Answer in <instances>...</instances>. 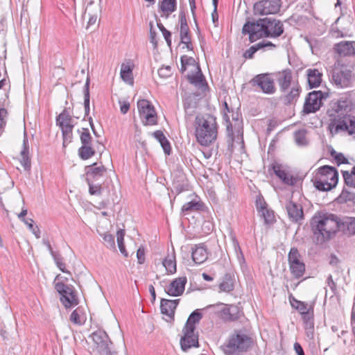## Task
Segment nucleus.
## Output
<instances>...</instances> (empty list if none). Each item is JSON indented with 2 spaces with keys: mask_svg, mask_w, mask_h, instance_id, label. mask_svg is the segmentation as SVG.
Returning a JSON list of instances; mask_svg holds the SVG:
<instances>
[{
  "mask_svg": "<svg viewBox=\"0 0 355 355\" xmlns=\"http://www.w3.org/2000/svg\"><path fill=\"white\" fill-rule=\"evenodd\" d=\"M84 107L85 114L89 112V78L87 77L84 86Z\"/></svg>",
  "mask_w": 355,
  "mask_h": 355,
  "instance_id": "a19ab883",
  "label": "nucleus"
},
{
  "mask_svg": "<svg viewBox=\"0 0 355 355\" xmlns=\"http://www.w3.org/2000/svg\"><path fill=\"white\" fill-rule=\"evenodd\" d=\"M158 75L159 77L166 78L172 75L171 66H163L158 69Z\"/></svg>",
  "mask_w": 355,
  "mask_h": 355,
  "instance_id": "052dcab7",
  "label": "nucleus"
},
{
  "mask_svg": "<svg viewBox=\"0 0 355 355\" xmlns=\"http://www.w3.org/2000/svg\"><path fill=\"white\" fill-rule=\"evenodd\" d=\"M331 155L334 158L338 165L348 163L347 158L343 153H336L335 150H332Z\"/></svg>",
  "mask_w": 355,
  "mask_h": 355,
  "instance_id": "bf43d9fd",
  "label": "nucleus"
},
{
  "mask_svg": "<svg viewBox=\"0 0 355 355\" xmlns=\"http://www.w3.org/2000/svg\"><path fill=\"white\" fill-rule=\"evenodd\" d=\"M178 302L179 300H170L162 299L160 304L161 313L168 316L170 318H173L174 317L175 310L178 306Z\"/></svg>",
  "mask_w": 355,
  "mask_h": 355,
  "instance_id": "393cba45",
  "label": "nucleus"
},
{
  "mask_svg": "<svg viewBox=\"0 0 355 355\" xmlns=\"http://www.w3.org/2000/svg\"><path fill=\"white\" fill-rule=\"evenodd\" d=\"M291 305L293 308L296 309L300 314L306 313L311 310L313 309V306H309L307 303L302 302V303H298V305H295L294 303H291Z\"/></svg>",
  "mask_w": 355,
  "mask_h": 355,
  "instance_id": "5fc2aeb1",
  "label": "nucleus"
},
{
  "mask_svg": "<svg viewBox=\"0 0 355 355\" xmlns=\"http://www.w3.org/2000/svg\"><path fill=\"white\" fill-rule=\"evenodd\" d=\"M336 51L340 56L355 55V42L343 41L335 45Z\"/></svg>",
  "mask_w": 355,
  "mask_h": 355,
  "instance_id": "5701e85b",
  "label": "nucleus"
},
{
  "mask_svg": "<svg viewBox=\"0 0 355 355\" xmlns=\"http://www.w3.org/2000/svg\"><path fill=\"white\" fill-rule=\"evenodd\" d=\"M162 264L169 273L173 274L176 272V262L173 255L166 257Z\"/></svg>",
  "mask_w": 355,
  "mask_h": 355,
  "instance_id": "4c0bfd02",
  "label": "nucleus"
},
{
  "mask_svg": "<svg viewBox=\"0 0 355 355\" xmlns=\"http://www.w3.org/2000/svg\"><path fill=\"white\" fill-rule=\"evenodd\" d=\"M160 8L167 15L172 13L176 9V0H162Z\"/></svg>",
  "mask_w": 355,
  "mask_h": 355,
  "instance_id": "e433bc0d",
  "label": "nucleus"
},
{
  "mask_svg": "<svg viewBox=\"0 0 355 355\" xmlns=\"http://www.w3.org/2000/svg\"><path fill=\"white\" fill-rule=\"evenodd\" d=\"M179 20L181 42L186 45L187 49L192 50L193 46L191 42V37L189 36V28L184 12H180L179 15Z\"/></svg>",
  "mask_w": 355,
  "mask_h": 355,
  "instance_id": "f3484780",
  "label": "nucleus"
},
{
  "mask_svg": "<svg viewBox=\"0 0 355 355\" xmlns=\"http://www.w3.org/2000/svg\"><path fill=\"white\" fill-rule=\"evenodd\" d=\"M57 124L60 127L61 129L63 128H73V120L71 118L69 112L64 110L57 117Z\"/></svg>",
  "mask_w": 355,
  "mask_h": 355,
  "instance_id": "c85d7f7f",
  "label": "nucleus"
},
{
  "mask_svg": "<svg viewBox=\"0 0 355 355\" xmlns=\"http://www.w3.org/2000/svg\"><path fill=\"white\" fill-rule=\"evenodd\" d=\"M253 345L252 337L242 330H235L221 346L225 355H239L248 352Z\"/></svg>",
  "mask_w": 355,
  "mask_h": 355,
  "instance_id": "39448f33",
  "label": "nucleus"
},
{
  "mask_svg": "<svg viewBox=\"0 0 355 355\" xmlns=\"http://www.w3.org/2000/svg\"><path fill=\"white\" fill-rule=\"evenodd\" d=\"M7 114V110L5 108L0 109V128H2L6 125L5 119Z\"/></svg>",
  "mask_w": 355,
  "mask_h": 355,
  "instance_id": "774afa93",
  "label": "nucleus"
},
{
  "mask_svg": "<svg viewBox=\"0 0 355 355\" xmlns=\"http://www.w3.org/2000/svg\"><path fill=\"white\" fill-rule=\"evenodd\" d=\"M198 72L196 74L188 75V80L195 85H202L205 81L204 76L198 65L196 66Z\"/></svg>",
  "mask_w": 355,
  "mask_h": 355,
  "instance_id": "58836bf2",
  "label": "nucleus"
},
{
  "mask_svg": "<svg viewBox=\"0 0 355 355\" xmlns=\"http://www.w3.org/2000/svg\"><path fill=\"white\" fill-rule=\"evenodd\" d=\"M300 257L298 250L292 248L288 253V260L291 272L297 279L302 277L305 272V265Z\"/></svg>",
  "mask_w": 355,
  "mask_h": 355,
  "instance_id": "9b49d317",
  "label": "nucleus"
},
{
  "mask_svg": "<svg viewBox=\"0 0 355 355\" xmlns=\"http://www.w3.org/2000/svg\"><path fill=\"white\" fill-rule=\"evenodd\" d=\"M29 146L28 139L25 136L23 141V148L20 153L21 159L20 163L26 171H29L31 168V159L29 157Z\"/></svg>",
  "mask_w": 355,
  "mask_h": 355,
  "instance_id": "a878e982",
  "label": "nucleus"
},
{
  "mask_svg": "<svg viewBox=\"0 0 355 355\" xmlns=\"http://www.w3.org/2000/svg\"><path fill=\"white\" fill-rule=\"evenodd\" d=\"M56 266L59 268V269L64 273H68L69 271L66 270L65 263L62 261V257L61 255L55 252V254L51 255Z\"/></svg>",
  "mask_w": 355,
  "mask_h": 355,
  "instance_id": "8fccbe9b",
  "label": "nucleus"
},
{
  "mask_svg": "<svg viewBox=\"0 0 355 355\" xmlns=\"http://www.w3.org/2000/svg\"><path fill=\"white\" fill-rule=\"evenodd\" d=\"M89 185V193L91 195L100 196L101 194V184L100 182L95 184V182L87 183Z\"/></svg>",
  "mask_w": 355,
  "mask_h": 355,
  "instance_id": "6e6d98bb",
  "label": "nucleus"
},
{
  "mask_svg": "<svg viewBox=\"0 0 355 355\" xmlns=\"http://www.w3.org/2000/svg\"><path fill=\"white\" fill-rule=\"evenodd\" d=\"M352 78V71L346 67L334 69L332 80L338 87L343 88L349 85Z\"/></svg>",
  "mask_w": 355,
  "mask_h": 355,
  "instance_id": "4468645a",
  "label": "nucleus"
},
{
  "mask_svg": "<svg viewBox=\"0 0 355 355\" xmlns=\"http://www.w3.org/2000/svg\"><path fill=\"white\" fill-rule=\"evenodd\" d=\"M261 44H257L254 46H252L243 54V56L246 59H251L253 58L254 54L259 49H261Z\"/></svg>",
  "mask_w": 355,
  "mask_h": 355,
  "instance_id": "4d7b16f0",
  "label": "nucleus"
},
{
  "mask_svg": "<svg viewBox=\"0 0 355 355\" xmlns=\"http://www.w3.org/2000/svg\"><path fill=\"white\" fill-rule=\"evenodd\" d=\"M272 168L275 174L282 181L283 183L293 186L297 182V178L287 171L282 165L274 164Z\"/></svg>",
  "mask_w": 355,
  "mask_h": 355,
  "instance_id": "6ab92c4d",
  "label": "nucleus"
},
{
  "mask_svg": "<svg viewBox=\"0 0 355 355\" xmlns=\"http://www.w3.org/2000/svg\"><path fill=\"white\" fill-rule=\"evenodd\" d=\"M121 79L128 84H133L132 69L129 65L122 64L120 72Z\"/></svg>",
  "mask_w": 355,
  "mask_h": 355,
  "instance_id": "72a5a7b5",
  "label": "nucleus"
},
{
  "mask_svg": "<svg viewBox=\"0 0 355 355\" xmlns=\"http://www.w3.org/2000/svg\"><path fill=\"white\" fill-rule=\"evenodd\" d=\"M327 284L330 288L331 291L332 295L331 297L336 294L337 288H336V284L333 280V277L331 275H329L327 278Z\"/></svg>",
  "mask_w": 355,
  "mask_h": 355,
  "instance_id": "0e129e2a",
  "label": "nucleus"
},
{
  "mask_svg": "<svg viewBox=\"0 0 355 355\" xmlns=\"http://www.w3.org/2000/svg\"><path fill=\"white\" fill-rule=\"evenodd\" d=\"M73 128H63L62 130L63 137V146L65 147L67 144L71 142L73 139Z\"/></svg>",
  "mask_w": 355,
  "mask_h": 355,
  "instance_id": "de8ad7c7",
  "label": "nucleus"
},
{
  "mask_svg": "<svg viewBox=\"0 0 355 355\" xmlns=\"http://www.w3.org/2000/svg\"><path fill=\"white\" fill-rule=\"evenodd\" d=\"M95 154V150L92 147L91 145H82L78 149V155L82 159H88L89 158L94 156Z\"/></svg>",
  "mask_w": 355,
  "mask_h": 355,
  "instance_id": "c9c22d12",
  "label": "nucleus"
},
{
  "mask_svg": "<svg viewBox=\"0 0 355 355\" xmlns=\"http://www.w3.org/2000/svg\"><path fill=\"white\" fill-rule=\"evenodd\" d=\"M336 201L339 204L352 202L355 204V193L351 192L347 189H343L341 193L336 199Z\"/></svg>",
  "mask_w": 355,
  "mask_h": 355,
  "instance_id": "473e14b6",
  "label": "nucleus"
},
{
  "mask_svg": "<svg viewBox=\"0 0 355 355\" xmlns=\"http://www.w3.org/2000/svg\"><path fill=\"white\" fill-rule=\"evenodd\" d=\"M24 223L27 225L30 231L35 236L37 239L40 238V230L38 226L34 225V220L32 218H27Z\"/></svg>",
  "mask_w": 355,
  "mask_h": 355,
  "instance_id": "09e8293b",
  "label": "nucleus"
},
{
  "mask_svg": "<svg viewBox=\"0 0 355 355\" xmlns=\"http://www.w3.org/2000/svg\"><path fill=\"white\" fill-rule=\"evenodd\" d=\"M124 236L125 231L124 230H119L116 232V240L119 250L122 254L125 257H128V254L125 248L124 245Z\"/></svg>",
  "mask_w": 355,
  "mask_h": 355,
  "instance_id": "79ce46f5",
  "label": "nucleus"
},
{
  "mask_svg": "<svg viewBox=\"0 0 355 355\" xmlns=\"http://www.w3.org/2000/svg\"><path fill=\"white\" fill-rule=\"evenodd\" d=\"M137 108L140 118L145 125H154L157 123V116L153 105L146 99L137 101Z\"/></svg>",
  "mask_w": 355,
  "mask_h": 355,
  "instance_id": "0eeeda50",
  "label": "nucleus"
},
{
  "mask_svg": "<svg viewBox=\"0 0 355 355\" xmlns=\"http://www.w3.org/2000/svg\"><path fill=\"white\" fill-rule=\"evenodd\" d=\"M206 208L205 203L198 197L185 203L181 209L182 213L188 214L192 211H204Z\"/></svg>",
  "mask_w": 355,
  "mask_h": 355,
  "instance_id": "b1692460",
  "label": "nucleus"
},
{
  "mask_svg": "<svg viewBox=\"0 0 355 355\" xmlns=\"http://www.w3.org/2000/svg\"><path fill=\"white\" fill-rule=\"evenodd\" d=\"M82 145H92V137L87 128H83L80 134Z\"/></svg>",
  "mask_w": 355,
  "mask_h": 355,
  "instance_id": "603ef678",
  "label": "nucleus"
},
{
  "mask_svg": "<svg viewBox=\"0 0 355 355\" xmlns=\"http://www.w3.org/2000/svg\"><path fill=\"white\" fill-rule=\"evenodd\" d=\"M352 107V100L347 97L331 102L327 113L329 118V128L332 134L346 132L355 137V116L348 114Z\"/></svg>",
  "mask_w": 355,
  "mask_h": 355,
  "instance_id": "f257e3e1",
  "label": "nucleus"
},
{
  "mask_svg": "<svg viewBox=\"0 0 355 355\" xmlns=\"http://www.w3.org/2000/svg\"><path fill=\"white\" fill-rule=\"evenodd\" d=\"M55 289L61 295L60 301L65 308L69 309L78 304V300L72 286L58 282L55 284Z\"/></svg>",
  "mask_w": 355,
  "mask_h": 355,
  "instance_id": "1a4fd4ad",
  "label": "nucleus"
},
{
  "mask_svg": "<svg viewBox=\"0 0 355 355\" xmlns=\"http://www.w3.org/2000/svg\"><path fill=\"white\" fill-rule=\"evenodd\" d=\"M290 87V91L282 96V100L286 105L296 101L300 96V86L297 83H293Z\"/></svg>",
  "mask_w": 355,
  "mask_h": 355,
  "instance_id": "bb28decb",
  "label": "nucleus"
},
{
  "mask_svg": "<svg viewBox=\"0 0 355 355\" xmlns=\"http://www.w3.org/2000/svg\"><path fill=\"white\" fill-rule=\"evenodd\" d=\"M311 229L318 243L330 239L338 230V217L331 214L314 216L311 222Z\"/></svg>",
  "mask_w": 355,
  "mask_h": 355,
  "instance_id": "7ed1b4c3",
  "label": "nucleus"
},
{
  "mask_svg": "<svg viewBox=\"0 0 355 355\" xmlns=\"http://www.w3.org/2000/svg\"><path fill=\"white\" fill-rule=\"evenodd\" d=\"M252 86L261 89L263 93L272 94L276 91L275 81L269 73H260L255 76L250 81Z\"/></svg>",
  "mask_w": 355,
  "mask_h": 355,
  "instance_id": "ddd939ff",
  "label": "nucleus"
},
{
  "mask_svg": "<svg viewBox=\"0 0 355 355\" xmlns=\"http://www.w3.org/2000/svg\"><path fill=\"white\" fill-rule=\"evenodd\" d=\"M284 26L281 21L272 17H265L257 21H247L243 26L242 33L249 35L253 42L260 38H277L284 33Z\"/></svg>",
  "mask_w": 355,
  "mask_h": 355,
  "instance_id": "f03ea898",
  "label": "nucleus"
},
{
  "mask_svg": "<svg viewBox=\"0 0 355 355\" xmlns=\"http://www.w3.org/2000/svg\"><path fill=\"white\" fill-rule=\"evenodd\" d=\"M181 62V69L180 71L182 73H184L186 70L187 67L193 66L196 67V61L193 58L187 56L186 55H184L181 56L180 58Z\"/></svg>",
  "mask_w": 355,
  "mask_h": 355,
  "instance_id": "37998d69",
  "label": "nucleus"
},
{
  "mask_svg": "<svg viewBox=\"0 0 355 355\" xmlns=\"http://www.w3.org/2000/svg\"><path fill=\"white\" fill-rule=\"evenodd\" d=\"M277 83L279 85L280 89L283 92H286V90L292 86V71L289 69H286L277 73Z\"/></svg>",
  "mask_w": 355,
  "mask_h": 355,
  "instance_id": "4be33fe9",
  "label": "nucleus"
},
{
  "mask_svg": "<svg viewBox=\"0 0 355 355\" xmlns=\"http://www.w3.org/2000/svg\"><path fill=\"white\" fill-rule=\"evenodd\" d=\"M192 259L196 264L204 263L208 258L207 249L202 243L196 245L192 248Z\"/></svg>",
  "mask_w": 355,
  "mask_h": 355,
  "instance_id": "412c9836",
  "label": "nucleus"
},
{
  "mask_svg": "<svg viewBox=\"0 0 355 355\" xmlns=\"http://www.w3.org/2000/svg\"><path fill=\"white\" fill-rule=\"evenodd\" d=\"M295 140L297 145L299 146H305L307 144V140L306 138V131L304 130H300L296 131L294 134Z\"/></svg>",
  "mask_w": 355,
  "mask_h": 355,
  "instance_id": "49530a36",
  "label": "nucleus"
},
{
  "mask_svg": "<svg viewBox=\"0 0 355 355\" xmlns=\"http://www.w3.org/2000/svg\"><path fill=\"white\" fill-rule=\"evenodd\" d=\"M281 0H261L254 5L255 15H267L277 13L281 8Z\"/></svg>",
  "mask_w": 355,
  "mask_h": 355,
  "instance_id": "f8f14e48",
  "label": "nucleus"
},
{
  "mask_svg": "<svg viewBox=\"0 0 355 355\" xmlns=\"http://www.w3.org/2000/svg\"><path fill=\"white\" fill-rule=\"evenodd\" d=\"M219 289L223 292H230L234 289V284L230 278L224 279L219 285Z\"/></svg>",
  "mask_w": 355,
  "mask_h": 355,
  "instance_id": "3c124183",
  "label": "nucleus"
},
{
  "mask_svg": "<svg viewBox=\"0 0 355 355\" xmlns=\"http://www.w3.org/2000/svg\"><path fill=\"white\" fill-rule=\"evenodd\" d=\"M70 320L76 324L82 325L85 323V318L80 314V310L77 309L71 313Z\"/></svg>",
  "mask_w": 355,
  "mask_h": 355,
  "instance_id": "a18cd8bd",
  "label": "nucleus"
},
{
  "mask_svg": "<svg viewBox=\"0 0 355 355\" xmlns=\"http://www.w3.org/2000/svg\"><path fill=\"white\" fill-rule=\"evenodd\" d=\"M92 338L99 355H117L116 352L111 350L112 343L105 331H96L92 334Z\"/></svg>",
  "mask_w": 355,
  "mask_h": 355,
  "instance_id": "6e6552de",
  "label": "nucleus"
},
{
  "mask_svg": "<svg viewBox=\"0 0 355 355\" xmlns=\"http://www.w3.org/2000/svg\"><path fill=\"white\" fill-rule=\"evenodd\" d=\"M87 183L99 182L105 175L106 168L104 166H97L96 163L87 166L85 168Z\"/></svg>",
  "mask_w": 355,
  "mask_h": 355,
  "instance_id": "2eb2a0df",
  "label": "nucleus"
},
{
  "mask_svg": "<svg viewBox=\"0 0 355 355\" xmlns=\"http://www.w3.org/2000/svg\"><path fill=\"white\" fill-rule=\"evenodd\" d=\"M313 309L302 314L305 328L307 330V336L313 337Z\"/></svg>",
  "mask_w": 355,
  "mask_h": 355,
  "instance_id": "2f4dec72",
  "label": "nucleus"
},
{
  "mask_svg": "<svg viewBox=\"0 0 355 355\" xmlns=\"http://www.w3.org/2000/svg\"><path fill=\"white\" fill-rule=\"evenodd\" d=\"M153 135L159 142L165 154L169 155L171 153V144L163 132L162 130H156L153 133Z\"/></svg>",
  "mask_w": 355,
  "mask_h": 355,
  "instance_id": "c756f323",
  "label": "nucleus"
},
{
  "mask_svg": "<svg viewBox=\"0 0 355 355\" xmlns=\"http://www.w3.org/2000/svg\"><path fill=\"white\" fill-rule=\"evenodd\" d=\"M103 241L106 243V246L109 248H115V242L114 236L110 234H105L103 236Z\"/></svg>",
  "mask_w": 355,
  "mask_h": 355,
  "instance_id": "e2e57ef3",
  "label": "nucleus"
},
{
  "mask_svg": "<svg viewBox=\"0 0 355 355\" xmlns=\"http://www.w3.org/2000/svg\"><path fill=\"white\" fill-rule=\"evenodd\" d=\"M329 94L322 91H313L308 94L304 104L303 112L306 114L317 112L322 105V101L328 97Z\"/></svg>",
  "mask_w": 355,
  "mask_h": 355,
  "instance_id": "9d476101",
  "label": "nucleus"
},
{
  "mask_svg": "<svg viewBox=\"0 0 355 355\" xmlns=\"http://www.w3.org/2000/svg\"><path fill=\"white\" fill-rule=\"evenodd\" d=\"M182 332L184 336L180 339V346L183 351L198 347V335L195 331H190L189 329L183 328Z\"/></svg>",
  "mask_w": 355,
  "mask_h": 355,
  "instance_id": "dca6fc26",
  "label": "nucleus"
},
{
  "mask_svg": "<svg viewBox=\"0 0 355 355\" xmlns=\"http://www.w3.org/2000/svg\"><path fill=\"white\" fill-rule=\"evenodd\" d=\"M342 173L345 183L349 187L355 188V166L352 168L350 173L347 171H343Z\"/></svg>",
  "mask_w": 355,
  "mask_h": 355,
  "instance_id": "ea45409f",
  "label": "nucleus"
},
{
  "mask_svg": "<svg viewBox=\"0 0 355 355\" xmlns=\"http://www.w3.org/2000/svg\"><path fill=\"white\" fill-rule=\"evenodd\" d=\"M187 283V278L182 277L175 279L165 290L166 293L171 296H179L181 295L185 288Z\"/></svg>",
  "mask_w": 355,
  "mask_h": 355,
  "instance_id": "aec40b11",
  "label": "nucleus"
},
{
  "mask_svg": "<svg viewBox=\"0 0 355 355\" xmlns=\"http://www.w3.org/2000/svg\"><path fill=\"white\" fill-rule=\"evenodd\" d=\"M138 263L142 264L145 261V251L144 248L140 247L137 251Z\"/></svg>",
  "mask_w": 355,
  "mask_h": 355,
  "instance_id": "69168bd1",
  "label": "nucleus"
},
{
  "mask_svg": "<svg viewBox=\"0 0 355 355\" xmlns=\"http://www.w3.org/2000/svg\"><path fill=\"white\" fill-rule=\"evenodd\" d=\"M229 306L231 313L230 315L232 316V318H230V320L235 321L239 319L241 316V311H240L239 308L234 305H229Z\"/></svg>",
  "mask_w": 355,
  "mask_h": 355,
  "instance_id": "13d9d810",
  "label": "nucleus"
},
{
  "mask_svg": "<svg viewBox=\"0 0 355 355\" xmlns=\"http://www.w3.org/2000/svg\"><path fill=\"white\" fill-rule=\"evenodd\" d=\"M306 73L308 83L310 87H318L321 83L322 74L316 69H309Z\"/></svg>",
  "mask_w": 355,
  "mask_h": 355,
  "instance_id": "cd10ccee",
  "label": "nucleus"
},
{
  "mask_svg": "<svg viewBox=\"0 0 355 355\" xmlns=\"http://www.w3.org/2000/svg\"><path fill=\"white\" fill-rule=\"evenodd\" d=\"M343 225L346 227L348 234H355V218H345L343 220Z\"/></svg>",
  "mask_w": 355,
  "mask_h": 355,
  "instance_id": "c03bdc74",
  "label": "nucleus"
},
{
  "mask_svg": "<svg viewBox=\"0 0 355 355\" xmlns=\"http://www.w3.org/2000/svg\"><path fill=\"white\" fill-rule=\"evenodd\" d=\"M195 136L202 146H208L217 137L218 125L215 117L210 114L198 115L195 119Z\"/></svg>",
  "mask_w": 355,
  "mask_h": 355,
  "instance_id": "20e7f679",
  "label": "nucleus"
},
{
  "mask_svg": "<svg viewBox=\"0 0 355 355\" xmlns=\"http://www.w3.org/2000/svg\"><path fill=\"white\" fill-rule=\"evenodd\" d=\"M189 98H187L184 101V108L187 114L192 115L193 114V110H190L191 108H193L194 107L191 105V103L189 101Z\"/></svg>",
  "mask_w": 355,
  "mask_h": 355,
  "instance_id": "338daca9",
  "label": "nucleus"
},
{
  "mask_svg": "<svg viewBox=\"0 0 355 355\" xmlns=\"http://www.w3.org/2000/svg\"><path fill=\"white\" fill-rule=\"evenodd\" d=\"M285 207L289 219L295 223H300L304 219L303 209L301 205L294 202L292 200H288Z\"/></svg>",
  "mask_w": 355,
  "mask_h": 355,
  "instance_id": "a211bd4d",
  "label": "nucleus"
},
{
  "mask_svg": "<svg viewBox=\"0 0 355 355\" xmlns=\"http://www.w3.org/2000/svg\"><path fill=\"white\" fill-rule=\"evenodd\" d=\"M257 209L261 213L266 224H271L275 221L274 212L272 210L268 209L265 207V203L261 205L260 207L257 205Z\"/></svg>",
  "mask_w": 355,
  "mask_h": 355,
  "instance_id": "f704fd0d",
  "label": "nucleus"
},
{
  "mask_svg": "<svg viewBox=\"0 0 355 355\" xmlns=\"http://www.w3.org/2000/svg\"><path fill=\"white\" fill-rule=\"evenodd\" d=\"M313 184L319 191H327L338 184V173L336 168L328 165L320 167L313 178Z\"/></svg>",
  "mask_w": 355,
  "mask_h": 355,
  "instance_id": "423d86ee",
  "label": "nucleus"
},
{
  "mask_svg": "<svg viewBox=\"0 0 355 355\" xmlns=\"http://www.w3.org/2000/svg\"><path fill=\"white\" fill-rule=\"evenodd\" d=\"M202 318V315L198 310L194 311L190 314L184 328L189 329L190 331H195L196 324L198 323Z\"/></svg>",
  "mask_w": 355,
  "mask_h": 355,
  "instance_id": "7c9ffc66",
  "label": "nucleus"
},
{
  "mask_svg": "<svg viewBox=\"0 0 355 355\" xmlns=\"http://www.w3.org/2000/svg\"><path fill=\"white\" fill-rule=\"evenodd\" d=\"M218 306H220V307L223 308L220 311V318L225 321H231L230 318H232V316L230 315L231 313L229 305L225 304L223 303H218Z\"/></svg>",
  "mask_w": 355,
  "mask_h": 355,
  "instance_id": "864d4df0",
  "label": "nucleus"
},
{
  "mask_svg": "<svg viewBox=\"0 0 355 355\" xmlns=\"http://www.w3.org/2000/svg\"><path fill=\"white\" fill-rule=\"evenodd\" d=\"M157 26L159 28V29L162 31V34H163V36L167 43V44L171 46V32L168 31V30H166L164 26H163L162 24L161 23H157Z\"/></svg>",
  "mask_w": 355,
  "mask_h": 355,
  "instance_id": "680f3d73",
  "label": "nucleus"
}]
</instances>
